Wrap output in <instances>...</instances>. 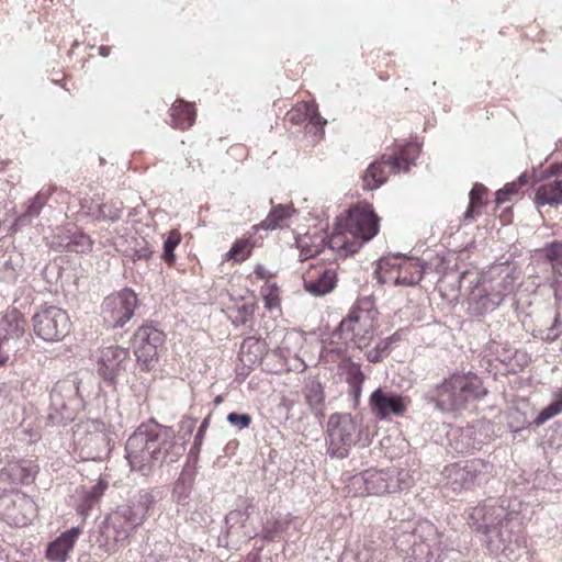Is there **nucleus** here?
I'll return each instance as SVG.
<instances>
[{"label":"nucleus","mask_w":562,"mask_h":562,"mask_svg":"<svg viewBox=\"0 0 562 562\" xmlns=\"http://www.w3.org/2000/svg\"><path fill=\"white\" fill-rule=\"evenodd\" d=\"M171 125L180 130L190 128L196 117L193 104L178 99L170 109Z\"/></svg>","instance_id":"cd10ccee"},{"label":"nucleus","mask_w":562,"mask_h":562,"mask_svg":"<svg viewBox=\"0 0 562 562\" xmlns=\"http://www.w3.org/2000/svg\"><path fill=\"white\" fill-rule=\"evenodd\" d=\"M154 254V249L148 241L143 239L140 243H137L135 248L133 249L132 260H147Z\"/></svg>","instance_id":"a18cd8bd"},{"label":"nucleus","mask_w":562,"mask_h":562,"mask_svg":"<svg viewBox=\"0 0 562 562\" xmlns=\"http://www.w3.org/2000/svg\"><path fill=\"white\" fill-rule=\"evenodd\" d=\"M476 204H472V201L469 202L468 209L464 213V221H472L474 218V207Z\"/></svg>","instance_id":"680f3d73"},{"label":"nucleus","mask_w":562,"mask_h":562,"mask_svg":"<svg viewBox=\"0 0 562 562\" xmlns=\"http://www.w3.org/2000/svg\"><path fill=\"white\" fill-rule=\"evenodd\" d=\"M234 315L232 317V322L234 325H246L254 316L255 313V304L254 303H244L237 306L233 311Z\"/></svg>","instance_id":"a19ab883"},{"label":"nucleus","mask_w":562,"mask_h":562,"mask_svg":"<svg viewBox=\"0 0 562 562\" xmlns=\"http://www.w3.org/2000/svg\"><path fill=\"white\" fill-rule=\"evenodd\" d=\"M98 209H99L100 215L105 220L117 221L121 217V213H122L121 207H117L114 205L102 204V205H98Z\"/></svg>","instance_id":"8fccbe9b"},{"label":"nucleus","mask_w":562,"mask_h":562,"mask_svg":"<svg viewBox=\"0 0 562 562\" xmlns=\"http://www.w3.org/2000/svg\"><path fill=\"white\" fill-rule=\"evenodd\" d=\"M24 324L25 321L16 308L0 313V348H4L11 339H16V351L23 348Z\"/></svg>","instance_id":"4be33fe9"},{"label":"nucleus","mask_w":562,"mask_h":562,"mask_svg":"<svg viewBox=\"0 0 562 562\" xmlns=\"http://www.w3.org/2000/svg\"><path fill=\"white\" fill-rule=\"evenodd\" d=\"M535 204L537 207L562 204V180L555 179L539 186L535 195Z\"/></svg>","instance_id":"bb28decb"},{"label":"nucleus","mask_w":562,"mask_h":562,"mask_svg":"<svg viewBox=\"0 0 562 562\" xmlns=\"http://www.w3.org/2000/svg\"><path fill=\"white\" fill-rule=\"evenodd\" d=\"M355 483H363L367 494L380 495L395 493L411 485L406 471L389 468L385 470L369 469L353 477Z\"/></svg>","instance_id":"ddd939ff"},{"label":"nucleus","mask_w":562,"mask_h":562,"mask_svg":"<svg viewBox=\"0 0 562 562\" xmlns=\"http://www.w3.org/2000/svg\"><path fill=\"white\" fill-rule=\"evenodd\" d=\"M137 305V295L130 288L108 295L101 306L104 325L108 328L123 327L133 317Z\"/></svg>","instance_id":"4468645a"},{"label":"nucleus","mask_w":562,"mask_h":562,"mask_svg":"<svg viewBox=\"0 0 562 562\" xmlns=\"http://www.w3.org/2000/svg\"><path fill=\"white\" fill-rule=\"evenodd\" d=\"M181 423H182V426L187 425L188 431L191 432L195 425V419L188 418V419H183Z\"/></svg>","instance_id":"338daca9"},{"label":"nucleus","mask_w":562,"mask_h":562,"mask_svg":"<svg viewBox=\"0 0 562 562\" xmlns=\"http://www.w3.org/2000/svg\"><path fill=\"white\" fill-rule=\"evenodd\" d=\"M493 435V425L488 420H476L471 425L453 432L451 446L458 453H471L480 450L490 441Z\"/></svg>","instance_id":"f3484780"},{"label":"nucleus","mask_w":562,"mask_h":562,"mask_svg":"<svg viewBox=\"0 0 562 562\" xmlns=\"http://www.w3.org/2000/svg\"><path fill=\"white\" fill-rule=\"evenodd\" d=\"M338 369L345 375L350 395L355 401H358L362 392V384L366 380L360 364L350 359H344L340 361Z\"/></svg>","instance_id":"a878e982"},{"label":"nucleus","mask_w":562,"mask_h":562,"mask_svg":"<svg viewBox=\"0 0 562 562\" xmlns=\"http://www.w3.org/2000/svg\"><path fill=\"white\" fill-rule=\"evenodd\" d=\"M128 357L130 350L120 346H111L102 350L98 362L99 374L104 381L114 383Z\"/></svg>","instance_id":"aec40b11"},{"label":"nucleus","mask_w":562,"mask_h":562,"mask_svg":"<svg viewBox=\"0 0 562 562\" xmlns=\"http://www.w3.org/2000/svg\"><path fill=\"white\" fill-rule=\"evenodd\" d=\"M91 204H92V202L88 199L81 200L80 201L81 210L78 212V214H80L82 212V214L89 215L92 210Z\"/></svg>","instance_id":"13d9d810"},{"label":"nucleus","mask_w":562,"mask_h":562,"mask_svg":"<svg viewBox=\"0 0 562 562\" xmlns=\"http://www.w3.org/2000/svg\"><path fill=\"white\" fill-rule=\"evenodd\" d=\"M266 353V342L259 338L249 336L244 339L240 346L239 358L246 366L252 367L259 363Z\"/></svg>","instance_id":"c85d7f7f"},{"label":"nucleus","mask_w":562,"mask_h":562,"mask_svg":"<svg viewBox=\"0 0 562 562\" xmlns=\"http://www.w3.org/2000/svg\"><path fill=\"white\" fill-rule=\"evenodd\" d=\"M254 247L255 241L251 237L237 239L226 254V257L236 262H241L249 257Z\"/></svg>","instance_id":"f704fd0d"},{"label":"nucleus","mask_w":562,"mask_h":562,"mask_svg":"<svg viewBox=\"0 0 562 562\" xmlns=\"http://www.w3.org/2000/svg\"><path fill=\"white\" fill-rule=\"evenodd\" d=\"M227 422L236 427L237 429L247 428L251 423V416L249 414H240L236 412H232L226 417Z\"/></svg>","instance_id":"de8ad7c7"},{"label":"nucleus","mask_w":562,"mask_h":562,"mask_svg":"<svg viewBox=\"0 0 562 562\" xmlns=\"http://www.w3.org/2000/svg\"><path fill=\"white\" fill-rule=\"evenodd\" d=\"M93 241L82 232H72V251L86 254L92 249Z\"/></svg>","instance_id":"79ce46f5"},{"label":"nucleus","mask_w":562,"mask_h":562,"mask_svg":"<svg viewBox=\"0 0 562 562\" xmlns=\"http://www.w3.org/2000/svg\"><path fill=\"white\" fill-rule=\"evenodd\" d=\"M182 448L177 446L171 428L150 419L142 423L128 437L125 451L132 470L150 475L164 464L179 460Z\"/></svg>","instance_id":"f257e3e1"},{"label":"nucleus","mask_w":562,"mask_h":562,"mask_svg":"<svg viewBox=\"0 0 562 562\" xmlns=\"http://www.w3.org/2000/svg\"><path fill=\"white\" fill-rule=\"evenodd\" d=\"M209 423H210V415L206 416L200 427H199V430L194 437V441H193V445L190 449V452H189V458L191 459L192 457H196L198 453H199V450H200V447L202 445V440H203V436H204V432L206 430V428L209 427Z\"/></svg>","instance_id":"49530a36"},{"label":"nucleus","mask_w":562,"mask_h":562,"mask_svg":"<svg viewBox=\"0 0 562 562\" xmlns=\"http://www.w3.org/2000/svg\"><path fill=\"white\" fill-rule=\"evenodd\" d=\"M551 327L558 331L560 335L562 334V323H561V316H560V313H555V316H554V319H553V323L551 325Z\"/></svg>","instance_id":"bf43d9fd"},{"label":"nucleus","mask_w":562,"mask_h":562,"mask_svg":"<svg viewBox=\"0 0 562 562\" xmlns=\"http://www.w3.org/2000/svg\"><path fill=\"white\" fill-rule=\"evenodd\" d=\"M286 117L293 124H302L307 122L308 125L315 126V136L319 135V137H322L325 133L324 125L326 124V120L321 116L316 105L312 102H304L295 109L289 111Z\"/></svg>","instance_id":"5701e85b"},{"label":"nucleus","mask_w":562,"mask_h":562,"mask_svg":"<svg viewBox=\"0 0 562 562\" xmlns=\"http://www.w3.org/2000/svg\"><path fill=\"white\" fill-rule=\"evenodd\" d=\"M304 396L315 416L323 417L325 394L322 383L316 380L308 381L304 390Z\"/></svg>","instance_id":"473e14b6"},{"label":"nucleus","mask_w":562,"mask_h":562,"mask_svg":"<svg viewBox=\"0 0 562 562\" xmlns=\"http://www.w3.org/2000/svg\"><path fill=\"white\" fill-rule=\"evenodd\" d=\"M381 355L382 353H376L375 348H374L372 351L369 352L368 359L371 362H375V361H379Z\"/></svg>","instance_id":"774afa93"},{"label":"nucleus","mask_w":562,"mask_h":562,"mask_svg":"<svg viewBox=\"0 0 562 562\" xmlns=\"http://www.w3.org/2000/svg\"><path fill=\"white\" fill-rule=\"evenodd\" d=\"M515 359L520 367H525L530 362V357L526 351H515Z\"/></svg>","instance_id":"4d7b16f0"},{"label":"nucleus","mask_w":562,"mask_h":562,"mask_svg":"<svg viewBox=\"0 0 562 562\" xmlns=\"http://www.w3.org/2000/svg\"><path fill=\"white\" fill-rule=\"evenodd\" d=\"M256 276L259 279H266L267 278V271L262 266H257L255 270Z\"/></svg>","instance_id":"69168bd1"},{"label":"nucleus","mask_w":562,"mask_h":562,"mask_svg":"<svg viewBox=\"0 0 562 562\" xmlns=\"http://www.w3.org/2000/svg\"><path fill=\"white\" fill-rule=\"evenodd\" d=\"M493 465L483 459L456 462L445 467L443 477L453 492L471 491L487 481Z\"/></svg>","instance_id":"1a4fd4ad"},{"label":"nucleus","mask_w":562,"mask_h":562,"mask_svg":"<svg viewBox=\"0 0 562 562\" xmlns=\"http://www.w3.org/2000/svg\"><path fill=\"white\" fill-rule=\"evenodd\" d=\"M391 258L383 257L379 260V269L385 267H398L400 274L397 276L395 283L398 285L413 286L419 283L423 279L427 263L422 261L419 258L405 257V260L397 265L391 262Z\"/></svg>","instance_id":"412c9836"},{"label":"nucleus","mask_w":562,"mask_h":562,"mask_svg":"<svg viewBox=\"0 0 562 562\" xmlns=\"http://www.w3.org/2000/svg\"><path fill=\"white\" fill-rule=\"evenodd\" d=\"M166 335L154 322L139 326L133 337V348L137 363L143 370H151L164 349Z\"/></svg>","instance_id":"f8f14e48"},{"label":"nucleus","mask_w":562,"mask_h":562,"mask_svg":"<svg viewBox=\"0 0 562 562\" xmlns=\"http://www.w3.org/2000/svg\"><path fill=\"white\" fill-rule=\"evenodd\" d=\"M279 292V288L276 283L261 286L260 294L267 310L272 311L280 305Z\"/></svg>","instance_id":"ea45409f"},{"label":"nucleus","mask_w":562,"mask_h":562,"mask_svg":"<svg viewBox=\"0 0 562 562\" xmlns=\"http://www.w3.org/2000/svg\"><path fill=\"white\" fill-rule=\"evenodd\" d=\"M181 236L178 231L173 229L168 234V237L164 241V249L161 258L169 266L173 265L176 261L175 250L180 244Z\"/></svg>","instance_id":"58836bf2"},{"label":"nucleus","mask_w":562,"mask_h":562,"mask_svg":"<svg viewBox=\"0 0 562 562\" xmlns=\"http://www.w3.org/2000/svg\"><path fill=\"white\" fill-rule=\"evenodd\" d=\"M369 404L380 419H385L391 415L402 416L407 409L406 397L381 387L371 393Z\"/></svg>","instance_id":"a211bd4d"},{"label":"nucleus","mask_w":562,"mask_h":562,"mask_svg":"<svg viewBox=\"0 0 562 562\" xmlns=\"http://www.w3.org/2000/svg\"><path fill=\"white\" fill-rule=\"evenodd\" d=\"M156 498L151 491L139 490L116 506L104 519L100 532L106 544L123 543L139 527Z\"/></svg>","instance_id":"20e7f679"},{"label":"nucleus","mask_w":562,"mask_h":562,"mask_svg":"<svg viewBox=\"0 0 562 562\" xmlns=\"http://www.w3.org/2000/svg\"><path fill=\"white\" fill-rule=\"evenodd\" d=\"M109 484L105 480H99L98 483L90 488L82 487L80 491L81 498L77 505V513L83 519H87L91 515V512L99 504Z\"/></svg>","instance_id":"393cba45"},{"label":"nucleus","mask_w":562,"mask_h":562,"mask_svg":"<svg viewBox=\"0 0 562 562\" xmlns=\"http://www.w3.org/2000/svg\"><path fill=\"white\" fill-rule=\"evenodd\" d=\"M543 252L548 261L562 263V241L554 240L547 244L543 248Z\"/></svg>","instance_id":"c03bdc74"},{"label":"nucleus","mask_w":562,"mask_h":562,"mask_svg":"<svg viewBox=\"0 0 562 562\" xmlns=\"http://www.w3.org/2000/svg\"><path fill=\"white\" fill-rule=\"evenodd\" d=\"M390 171L389 164L382 162V156L371 162L366 170V173L362 178L363 180V189L364 190H374L382 186L389 178Z\"/></svg>","instance_id":"7c9ffc66"},{"label":"nucleus","mask_w":562,"mask_h":562,"mask_svg":"<svg viewBox=\"0 0 562 562\" xmlns=\"http://www.w3.org/2000/svg\"><path fill=\"white\" fill-rule=\"evenodd\" d=\"M398 339V335L397 334H393L392 336L385 338V339H381L376 346H375V351L376 353H387L389 350H390V347L391 345L396 341Z\"/></svg>","instance_id":"864d4df0"},{"label":"nucleus","mask_w":562,"mask_h":562,"mask_svg":"<svg viewBox=\"0 0 562 562\" xmlns=\"http://www.w3.org/2000/svg\"><path fill=\"white\" fill-rule=\"evenodd\" d=\"M70 398V384L67 380H59L50 391V406L48 420L53 426L66 427L70 422L68 401Z\"/></svg>","instance_id":"6ab92c4d"},{"label":"nucleus","mask_w":562,"mask_h":562,"mask_svg":"<svg viewBox=\"0 0 562 562\" xmlns=\"http://www.w3.org/2000/svg\"><path fill=\"white\" fill-rule=\"evenodd\" d=\"M507 276L503 281L493 283L485 277L470 281L473 286L468 296V312L473 316H483L497 310L510 291Z\"/></svg>","instance_id":"6e6552de"},{"label":"nucleus","mask_w":562,"mask_h":562,"mask_svg":"<svg viewBox=\"0 0 562 562\" xmlns=\"http://www.w3.org/2000/svg\"><path fill=\"white\" fill-rule=\"evenodd\" d=\"M549 177H560L559 162H554L548 166V168L541 175V179H547Z\"/></svg>","instance_id":"6e6d98bb"},{"label":"nucleus","mask_w":562,"mask_h":562,"mask_svg":"<svg viewBox=\"0 0 562 562\" xmlns=\"http://www.w3.org/2000/svg\"><path fill=\"white\" fill-rule=\"evenodd\" d=\"M337 282V273L334 269H323L316 276L304 279V289L316 296H323L331 292Z\"/></svg>","instance_id":"b1692460"},{"label":"nucleus","mask_w":562,"mask_h":562,"mask_svg":"<svg viewBox=\"0 0 562 562\" xmlns=\"http://www.w3.org/2000/svg\"><path fill=\"white\" fill-rule=\"evenodd\" d=\"M295 212L292 205L279 204L273 206L267 217L258 225H254L251 229L256 233L259 229L273 231L281 228L285 220L290 218Z\"/></svg>","instance_id":"c756f323"},{"label":"nucleus","mask_w":562,"mask_h":562,"mask_svg":"<svg viewBox=\"0 0 562 562\" xmlns=\"http://www.w3.org/2000/svg\"><path fill=\"white\" fill-rule=\"evenodd\" d=\"M562 412V390L555 394L554 400L540 411L535 419L537 426L543 425L546 422L557 416Z\"/></svg>","instance_id":"4c0bfd02"},{"label":"nucleus","mask_w":562,"mask_h":562,"mask_svg":"<svg viewBox=\"0 0 562 562\" xmlns=\"http://www.w3.org/2000/svg\"><path fill=\"white\" fill-rule=\"evenodd\" d=\"M86 400L80 390L79 383L76 385L75 395H72V409H85L86 408Z\"/></svg>","instance_id":"5fc2aeb1"},{"label":"nucleus","mask_w":562,"mask_h":562,"mask_svg":"<svg viewBox=\"0 0 562 562\" xmlns=\"http://www.w3.org/2000/svg\"><path fill=\"white\" fill-rule=\"evenodd\" d=\"M9 352L4 348H0V367H3L9 361Z\"/></svg>","instance_id":"0e129e2a"},{"label":"nucleus","mask_w":562,"mask_h":562,"mask_svg":"<svg viewBox=\"0 0 562 562\" xmlns=\"http://www.w3.org/2000/svg\"><path fill=\"white\" fill-rule=\"evenodd\" d=\"M487 390L472 371H454L440 383L426 391L424 400L442 413H454L484 397Z\"/></svg>","instance_id":"7ed1b4c3"},{"label":"nucleus","mask_w":562,"mask_h":562,"mask_svg":"<svg viewBox=\"0 0 562 562\" xmlns=\"http://www.w3.org/2000/svg\"><path fill=\"white\" fill-rule=\"evenodd\" d=\"M192 477H190L189 481H187L186 473L182 472L181 476L175 483L172 490V498L175 499L176 503L181 505L188 503L192 490Z\"/></svg>","instance_id":"e433bc0d"},{"label":"nucleus","mask_w":562,"mask_h":562,"mask_svg":"<svg viewBox=\"0 0 562 562\" xmlns=\"http://www.w3.org/2000/svg\"><path fill=\"white\" fill-rule=\"evenodd\" d=\"M35 513V503L24 493L4 490L0 493V516L15 526H25Z\"/></svg>","instance_id":"dca6fc26"},{"label":"nucleus","mask_w":562,"mask_h":562,"mask_svg":"<svg viewBox=\"0 0 562 562\" xmlns=\"http://www.w3.org/2000/svg\"><path fill=\"white\" fill-rule=\"evenodd\" d=\"M70 551V529L49 542L46 548V558L55 562H65Z\"/></svg>","instance_id":"72a5a7b5"},{"label":"nucleus","mask_w":562,"mask_h":562,"mask_svg":"<svg viewBox=\"0 0 562 562\" xmlns=\"http://www.w3.org/2000/svg\"><path fill=\"white\" fill-rule=\"evenodd\" d=\"M470 520L485 535L486 547L492 554L509 557L526 546L518 514L508 512L503 502L491 498L472 508Z\"/></svg>","instance_id":"f03ea898"},{"label":"nucleus","mask_w":562,"mask_h":562,"mask_svg":"<svg viewBox=\"0 0 562 562\" xmlns=\"http://www.w3.org/2000/svg\"><path fill=\"white\" fill-rule=\"evenodd\" d=\"M104 423L95 418L80 420L72 426V443L80 449L82 460H100L106 450Z\"/></svg>","instance_id":"9b49d317"},{"label":"nucleus","mask_w":562,"mask_h":562,"mask_svg":"<svg viewBox=\"0 0 562 562\" xmlns=\"http://www.w3.org/2000/svg\"><path fill=\"white\" fill-rule=\"evenodd\" d=\"M360 426L348 414H333L327 423V453L331 458L345 459L358 442Z\"/></svg>","instance_id":"9d476101"},{"label":"nucleus","mask_w":562,"mask_h":562,"mask_svg":"<svg viewBox=\"0 0 562 562\" xmlns=\"http://www.w3.org/2000/svg\"><path fill=\"white\" fill-rule=\"evenodd\" d=\"M408 149H413L414 154L406 155L405 153H396L392 155H382V162H387L390 171L392 173H397L400 171H407L411 165L414 164L415 159L418 157L420 153V147L418 144H411Z\"/></svg>","instance_id":"2f4dec72"},{"label":"nucleus","mask_w":562,"mask_h":562,"mask_svg":"<svg viewBox=\"0 0 562 562\" xmlns=\"http://www.w3.org/2000/svg\"><path fill=\"white\" fill-rule=\"evenodd\" d=\"M9 475L13 482L20 483L23 485H29L33 483L35 479V470L31 465L15 463L10 465Z\"/></svg>","instance_id":"c9c22d12"},{"label":"nucleus","mask_w":562,"mask_h":562,"mask_svg":"<svg viewBox=\"0 0 562 562\" xmlns=\"http://www.w3.org/2000/svg\"><path fill=\"white\" fill-rule=\"evenodd\" d=\"M486 191L487 189L485 186L482 183H475L469 193V199L472 201V204L481 203Z\"/></svg>","instance_id":"3c124183"},{"label":"nucleus","mask_w":562,"mask_h":562,"mask_svg":"<svg viewBox=\"0 0 562 562\" xmlns=\"http://www.w3.org/2000/svg\"><path fill=\"white\" fill-rule=\"evenodd\" d=\"M379 233V217L369 204H358L348 210L347 216L336 224L330 238L331 248H342L355 254Z\"/></svg>","instance_id":"39448f33"},{"label":"nucleus","mask_w":562,"mask_h":562,"mask_svg":"<svg viewBox=\"0 0 562 562\" xmlns=\"http://www.w3.org/2000/svg\"><path fill=\"white\" fill-rule=\"evenodd\" d=\"M560 336V334L558 331H555L551 326L548 328L547 330V335L546 337L543 338L546 341H549V342H552L554 341L555 339H558V337Z\"/></svg>","instance_id":"052dcab7"},{"label":"nucleus","mask_w":562,"mask_h":562,"mask_svg":"<svg viewBox=\"0 0 562 562\" xmlns=\"http://www.w3.org/2000/svg\"><path fill=\"white\" fill-rule=\"evenodd\" d=\"M520 188L514 182L506 183L502 189L495 193V202L501 205L508 202L513 195H517L520 192Z\"/></svg>","instance_id":"37998d69"},{"label":"nucleus","mask_w":562,"mask_h":562,"mask_svg":"<svg viewBox=\"0 0 562 562\" xmlns=\"http://www.w3.org/2000/svg\"><path fill=\"white\" fill-rule=\"evenodd\" d=\"M379 312L372 296L360 297L348 315L339 323L333 337L344 342H352L357 348H364L372 341Z\"/></svg>","instance_id":"423d86ee"},{"label":"nucleus","mask_w":562,"mask_h":562,"mask_svg":"<svg viewBox=\"0 0 562 562\" xmlns=\"http://www.w3.org/2000/svg\"><path fill=\"white\" fill-rule=\"evenodd\" d=\"M528 176L526 172H522L518 178L517 180H515L514 182L521 189L524 188L525 186L528 184Z\"/></svg>","instance_id":"e2e57ef3"},{"label":"nucleus","mask_w":562,"mask_h":562,"mask_svg":"<svg viewBox=\"0 0 562 562\" xmlns=\"http://www.w3.org/2000/svg\"><path fill=\"white\" fill-rule=\"evenodd\" d=\"M44 204V200L41 194H37L33 198L31 204L29 205L26 212L21 216V221L24 222L26 220H31L40 214L41 207Z\"/></svg>","instance_id":"09e8293b"},{"label":"nucleus","mask_w":562,"mask_h":562,"mask_svg":"<svg viewBox=\"0 0 562 562\" xmlns=\"http://www.w3.org/2000/svg\"><path fill=\"white\" fill-rule=\"evenodd\" d=\"M34 333L46 341L64 339L70 333V317L66 311L48 306L32 317Z\"/></svg>","instance_id":"2eb2a0df"},{"label":"nucleus","mask_w":562,"mask_h":562,"mask_svg":"<svg viewBox=\"0 0 562 562\" xmlns=\"http://www.w3.org/2000/svg\"><path fill=\"white\" fill-rule=\"evenodd\" d=\"M249 517V513L247 512V509L245 510H240V509H235V510H232L225 518V522L226 525H229L232 521L234 522H238L240 521L241 524H244Z\"/></svg>","instance_id":"603ef678"},{"label":"nucleus","mask_w":562,"mask_h":562,"mask_svg":"<svg viewBox=\"0 0 562 562\" xmlns=\"http://www.w3.org/2000/svg\"><path fill=\"white\" fill-rule=\"evenodd\" d=\"M438 538L436 527L429 521H423L411 531H402L395 539L394 546L416 562H430L439 543Z\"/></svg>","instance_id":"0eeeda50"}]
</instances>
